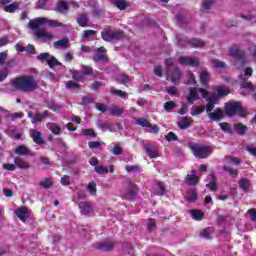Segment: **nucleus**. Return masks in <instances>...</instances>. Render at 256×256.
<instances>
[{
    "label": "nucleus",
    "instance_id": "f257e3e1",
    "mask_svg": "<svg viewBox=\"0 0 256 256\" xmlns=\"http://www.w3.org/2000/svg\"><path fill=\"white\" fill-rule=\"evenodd\" d=\"M11 85L16 91H22V93H33L39 87L33 75L16 77L11 81Z\"/></svg>",
    "mask_w": 256,
    "mask_h": 256
},
{
    "label": "nucleus",
    "instance_id": "4468645a",
    "mask_svg": "<svg viewBox=\"0 0 256 256\" xmlns=\"http://www.w3.org/2000/svg\"><path fill=\"white\" fill-rule=\"evenodd\" d=\"M31 137L36 145H45V140H43V134H41V132L37 130H31Z\"/></svg>",
    "mask_w": 256,
    "mask_h": 256
},
{
    "label": "nucleus",
    "instance_id": "c03bdc74",
    "mask_svg": "<svg viewBox=\"0 0 256 256\" xmlns=\"http://www.w3.org/2000/svg\"><path fill=\"white\" fill-rule=\"evenodd\" d=\"M146 227H147L149 233H151V231H153V229H155V227H157V221L153 218H148Z\"/></svg>",
    "mask_w": 256,
    "mask_h": 256
},
{
    "label": "nucleus",
    "instance_id": "e2e57ef3",
    "mask_svg": "<svg viewBox=\"0 0 256 256\" xmlns=\"http://www.w3.org/2000/svg\"><path fill=\"white\" fill-rule=\"evenodd\" d=\"M60 183L61 185H63L64 187H68V185H71V180L69 178V175H64L61 179H60Z\"/></svg>",
    "mask_w": 256,
    "mask_h": 256
},
{
    "label": "nucleus",
    "instance_id": "412c9836",
    "mask_svg": "<svg viewBox=\"0 0 256 256\" xmlns=\"http://www.w3.org/2000/svg\"><path fill=\"white\" fill-rule=\"evenodd\" d=\"M49 117V111L45 110L43 113H35L31 123H41L43 119H47Z\"/></svg>",
    "mask_w": 256,
    "mask_h": 256
},
{
    "label": "nucleus",
    "instance_id": "a211bd4d",
    "mask_svg": "<svg viewBox=\"0 0 256 256\" xmlns=\"http://www.w3.org/2000/svg\"><path fill=\"white\" fill-rule=\"evenodd\" d=\"M34 35L38 39H48V40H51L53 38V34L51 32H46L45 29L36 30Z\"/></svg>",
    "mask_w": 256,
    "mask_h": 256
},
{
    "label": "nucleus",
    "instance_id": "79ce46f5",
    "mask_svg": "<svg viewBox=\"0 0 256 256\" xmlns=\"http://www.w3.org/2000/svg\"><path fill=\"white\" fill-rule=\"evenodd\" d=\"M39 186L43 189H49L50 187H53V181L49 178H45L41 182H39Z\"/></svg>",
    "mask_w": 256,
    "mask_h": 256
},
{
    "label": "nucleus",
    "instance_id": "f03ea898",
    "mask_svg": "<svg viewBox=\"0 0 256 256\" xmlns=\"http://www.w3.org/2000/svg\"><path fill=\"white\" fill-rule=\"evenodd\" d=\"M228 55L235 59L236 65L238 64L240 67H245V65H247L246 53L239 49L238 45L233 44L228 50Z\"/></svg>",
    "mask_w": 256,
    "mask_h": 256
},
{
    "label": "nucleus",
    "instance_id": "680f3d73",
    "mask_svg": "<svg viewBox=\"0 0 256 256\" xmlns=\"http://www.w3.org/2000/svg\"><path fill=\"white\" fill-rule=\"evenodd\" d=\"M72 79L78 82L83 81V75H81L79 71L75 70L72 72Z\"/></svg>",
    "mask_w": 256,
    "mask_h": 256
},
{
    "label": "nucleus",
    "instance_id": "13d9d810",
    "mask_svg": "<svg viewBox=\"0 0 256 256\" xmlns=\"http://www.w3.org/2000/svg\"><path fill=\"white\" fill-rule=\"evenodd\" d=\"M87 189L91 193V195H97V185L95 183H88Z\"/></svg>",
    "mask_w": 256,
    "mask_h": 256
},
{
    "label": "nucleus",
    "instance_id": "6ab92c4d",
    "mask_svg": "<svg viewBox=\"0 0 256 256\" xmlns=\"http://www.w3.org/2000/svg\"><path fill=\"white\" fill-rule=\"evenodd\" d=\"M192 174H188L186 176L185 182L187 185H198L199 184V177L195 175V170H191Z\"/></svg>",
    "mask_w": 256,
    "mask_h": 256
},
{
    "label": "nucleus",
    "instance_id": "dca6fc26",
    "mask_svg": "<svg viewBox=\"0 0 256 256\" xmlns=\"http://www.w3.org/2000/svg\"><path fill=\"white\" fill-rule=\"evenodd\" d=\"M78 207L81 210L82 215H89L93 211V207L89 202H80Z\"/></svg>",
    "mask_w": 256,
    "mask_h": 256
},
{
    "label": "nucleus",
    "instance_id": "3c124183",
    "mask_svg": "<svg viewBox=\"0 0 256 256\" xmlns=\"http://www.w3.org/2000/svg\"><path fill=\"white\" fill-rule=\"evenodd\" d=\"M66 87L67 89H76V91H79L81 89V85H79V83L74 81H67Z\"/></svg>",
    "mask_w": 256,
    "mask_h": 256
},
{
    "label": "nucleus",
    "instance_id": "09e8293b",
    "mask_svg": "<svg viewBox=\"0 0 256 256\" xmlns=\"http://www.w3.org/2000/svg\"><path fill=\"white\" fill-rule=\"evenodd\" d=\"M82 135H84V137H94V138L97 137V133L92 128L83 129L82 130Z\"/></svg>",
    "mask_w": 256,
    "mask_h": 256
},
{
    "label": "nucleus",
    "instance_id": "603ef678",
    "mask_svg": "<svg viewBox=\"0 0 256 256\" xmlns=\"http://www.w3.org/2000/svg\"><path fill=\"white\" fill-rule=\"evenodd\" d=\"M138 125H140L141 127H152L151 122H149V120L145 119V118H138L137 120Z\"/></svg>",
    "mask_w": 256,
    "mask_h": 256
},
{
    "label": "nucleus",
    "instance_id": "4be33fe9",
    "mask_svg": "<svg viewBox=\"0 0 256 256\" xmlns=\"http://www.w3.org/2000/svg\"><path fill=\"white\" fill-rule=\"evenodd\" d=\"M55 11L57 13L65 14L69 11V4L65 1H59L56 5Z\"/></svg>",
    "mask_w": 256,
    "mask_h": 256
},
{
    "label": "nucleus",
    "instance_id": "c85d7f7f",
    "mask_svg": "<svg viewBox=\"0 0 256 256\" xmlns=\"http://www.w3.org/2000/svg\"><path fill=\"white\" fill-rule=\"evenodd\" d=\"M238 184L242 191H249V189H251V182L249 179L242 178L239 180Z\"/></svg>",
    "mask_w": 256,
    "mask_h": 256
},
{
    "label": "nucleus",
    "instance_id": "20e7f679",
    "mask_svg": "<svg viewBox=\"0 0 256 256\" xmlns=\"http://www.w3.org/2000/svg\"><path fill=\"white\" fill-rule=\"evenodd\" d=\"M101 37L103 41L106 43H111L113 41H120V39H124L125 31L123 30H111V28H104L101 32Z\"/></svg>",
    "mask_w": 256,
    "mask_h": 256
},
{
    "label": "nucleus",
    "instance_id": "7c9ffc66",
    "mask_svg": "<svg viewBox=\"0 0 256 256\" xmlns=\"http://www.w3.org/2000/svg\"><path fill=\"white\" fill-rule=\"evenodd\" d=\"M3 9L6 13H15L19 9V2H13L9 5L6 4Z\"/></svg>",
    "mask_w": 256,
    "mask_h": 256
},
{
    "label": "nucleus",
    "instance_id": "5701e85b",
    "mask_svg": "<svg viewBox=\"0 0 256 256\" xmlns=\"http://www.w3.org/2000/svg\"><path fill=\"white\" fill-rule=\"evenodd\" d=\"M55 49H67L69 47V38H63L54 42Z\"/></svg>",
    "mask_w": 256,
    "mask_h": 256
},
{
    "label": "nucleus",
    "instance_id": "9d476101",
    "mask_svg": "<svg viewBox=\"0 0 256 256\" xmlns=\"http://www.w3.org/2000/svg\"><path fill=\"white\" fill-rule=\"evenodd\" d=\"M14 163L16 167H18V169H24V170L31 169V163L24 160L22 157H19V156L15 157Z\"/></svg>",
    "mask_w": 256,
    "mask_h": 256
},
{
    "label": "nucleus",
    "instance_id": "9b49d317",
    "mask_svg": "<svg viewBox=\"0 0 256 256\" xmlns=\"http://www.w3.org/2000/svg\"><path fill=\"white\" fill-rule=\"evenodd\" d=\"M43 23H47V18L41 17V18H36L34 20H30L28 25L30 29L33 31H37L39 29V26L43 25Z\"/></svg>",
    "mask_w": 256,
    "mask_h": 256
},
{
    "label": "nucleus",
    "instance_id": "a18cd8bd",
    "mask_svg": "<svg viewBox=\"0 0 256 256\" xmlns=\"http://www.w3.org/2000/svg\"><path fill=\"white\" fill-rule=\"evenodd\" d=\"M51 57V54L47 53V52H43L40 53L37 56L38 61H40L41 63H47L49 61V58Z\"/></svg>",
    "mask_w": 256,
    "mask_h": 256
},
{
    "label": "nucleus",
    "instance_id": "a19ab883",
    "mask_svg": "<svg viewBox=\"0 0 256 256\" xmlns=\"http://www.w3.org/2000/svg\"><path fill=\"white\" fill-rule=\"evenodd\" d=\"M47 65L50 67V69H53L54 67L60 66L61 62L57 61V59L54 56L50 55V58H48Z\"/></svg>",
    "mask_w": 256,
    "mask_h": 256
},
{
    "label": "nucleus",
    "instance_id": "58836bf2",
    "mask_svg": "<svg viewBox=\"0 0 256 256\" xmlns=\"http://www.w3.org/2000/svg\"><path fill=\"white\" fill-rule=\"evenodd\" d=\"M110 93L112 95H117V97H121V99H127V92H125V91L111 88Z\"/></svg>",
    "mask_w": 256,
    "mask_h": 256
},
{
    "label": "nucleus",
    "instance_id": "a878e982",
    "mask_svg": "<svg viewBox=\"0 0 256 256\" xmlns=\"http://www.w3.org/2000/svg\"><path fill=\"white\" fill-rule=\"evenodd\" d=\"M188 45L193 48L205 47V41H203L202 39H198V38H192V39L188 40Z\"/></svg>",
    "mask_w": 256,
    "mask_h": 256
},
{
    "label": "nucleus",
    "instance_id": "c9c22d12",
    "mask_svg": "<svg viewBox=\"0 0 256 256\" xmlns=\"http://www.w3.org/2000/svg\"><path fill=\"white\" fill-rule=\"evenodd\" d=\"M211 63L215 69H226L227 64L224 61H221L219 59H212Z\"/></svg>",
    "mask_w": 256,
    "mask_h": 256
},
{
    "label": "nucleus",
    "instance_id": "5fc2aeb1",
    "mask_svg": "<svg viewBox=\"0 0 256 256\" xmlns=\"http://www.w3.org/2000/svg\"><path fill=\"white\" fill-rule=\"evenodd\" d=\"M46 23L49 27H65V25L57 20H49L47 19Z\"/></svg>",
    "mask_w": 256,
    "mask_h": 256
},
{
    "label": "nucleus",
    "instance_id": "8fccbe9b",
    "mask_svg": "<svg viewBox=\"0 0 256 256\" xmlns=\"http://www.w3.org/2000/svg\"><path fill=\"white\" fill-rule=\"evenodd\" d=\"M223 171H225L226 173H229V175H231L232 177H237V175H239V170H235L229 166H223Z\"/></svg>",
    "mask_w": 256,
    "mask_h": 256
},
{
    "label": "nucleus",
    "instance_id": "39448f33",
    "mask_svg": "<svg viewBox=\"0 0 256 256\" xmlns=\"http://www.w3.org/2000/svg\"><path fill=\"white\" fill-rule=\"evenodd\" d=\"M189 147L192 151V154L195 157H198V159H207V157H209V155H211L213 152L211 146H201L197 143H191Z\"/></svg>",
    "mask_w": 256,
    "mask_h": 256
},
{
    "label": "nucleus",
    "instance_id": "f704fd0d",
    "mask_svg": "<svg viewBox=\"0 0 256 256\" xmlns=\"http://www.w3.org/2000/svg\"><path fill=\"white\" fill-rule=\"evenodd\" d=\"M108 113L114 115V117H121V115H123V109L119 108V106H114L108 109Z\"/></svg>",
    "mask_w": 256,
    "mask_h": 256
},
{
    "label": "nucleus",
    "instance_id": "0eeeda50",
    "mask_svg": "<svg viewBox=\"0 0 256 256\" xmlns=\"http://www.w3.org/2000/svg\"><path fill=\"white\" fill-rule=\"evenodd\" d=\"M15 215L22 221V223H26L27 219L31 217V210L27 208V206H21L15 210Z\"/></svg>",
    "mask_w": 256,
    "mask_h": 256
},
{
    "label": "nucleus",
    "instance_id": "69168bd1",
    "mask_svg": "<svg viewBox=\"0 0 256 256\" xmlns=\"http://www.w3.org/2000/svg\"><path fill=\"white\" fill-rule=\"evenodd\" d=\"M175 107H177V105L173 101H168L164 104L165 111H171V109H175Z\"/></svg>",
    "mask_w": 256,
    "mask_h": 256
},
{
    "label": "nucleus",
    "instance_id": "aec40b11",
    "mask_svg": "<svg viewBox=\"0 0 256 256\" xmlns=\"http://www.w3.org/2000/svg\"><path fill=\"white\" fill-rule=\"evenodd\" d=\"M199 77H200V83L201 85H208L209 84V81L211 79V76L209 75V71L205 68L203 69L200 74H199Z\"/></svg>",
    "mask_w": 256,
    "mask_h": 256
},
{
    "label": "nucleus",
    "instance_id": "4d7b16f0",
    "mask_svg": "<svg viewBox=\"0 0 256 256\" xmlns=\"http://www.w3.org/2000/svg\"><path fill=\"white\" fill-rule=\"evenodd\" d=\"M120 77V85H127V83H131V77H129L127 74H121Z\"/></svg>",
    "mask_w": 256,
    "mask_h": 256
},
{
    "label": "nucleus",
    "instance_id": "de8ad7c7",
    "mask_svg": "<svg viewBox=\"0 0 256 256\" xmlns=\"http://www.w3.org/2000/svg\"><path fill=\"white\" fill-rule=\"evenodd\" d=\"M219 126L225 133H233V129H231V124L227 122H221L219 123Z\"/></svg>",
    "mask_w": 256,
    "mask_h": 256
},
{
    "label": "nucleus",
    "instance_id": "0e129e2a",
    "mask_svg": "<svg viewBox=\"0 0 256 256\" xmlns=\"http://www.w3.org/2000/svg\"><path fill=\"white\" fill-rule=\"evenodd\" d=\"M9 75V69L3 68L0 70V83L1 81H5Z\"/></svg>",
    "mask_w": 256,
    "mask_h": 256
},
{
    "label": "nucleus",
    "instance_id": "e433bc0d",
    "mask_svg": "<svg viewBox=\"0 0 256 256\" xmlns=\"http://www.w3.org/2000/svg\"><path fill=\"white\" fill-rule=\"evenodd\" d=\"M82 75H85L86 77L95 75V71L91 66L88 65H82Z\"/></svg>",
    "mask_w": 256,
    "mask_h": 256
},
{
    "label": "nucleus",
    "instance_id": "ea45409f",
    "mask_svg": "<svg viewBox=\"0 0 256 256\" xmlns=\"http://www.w3.org/2000/svg\"><path fill=\"white\" fill-rule=\"evenodd\" d=\"M94 171L98 173V175H107V173H109V167L98 165L94 168Z\"/></svg>",
    "mask_w": 256,
    "mask_h": 256
},
{
    "label": "nucleus",
    "instance_id": "4c0bfd02",
    "mask_svg": "<svg viewBox=\"0 0 256 256\" xmlns=\"http://www.w3.org/2000/svg\"><path fill=\"white\" fill-rule=\"evenodd\" d=\"M148 157H150V159H155L157 157H159V153L157 152V150H153V148L149 147V146H145L144 147Z\"/></svg>",
    "mask_w": 256,
    "mask_h": 256
},
{
    "label": "nucleus",
    "instance_id": "49530a36",
    "mask_svg": "<svg viewBox=\"0 0 256 256\" xmlns=\"http://www.w3.org/2000/svg\"><path fill=\"white\" fill-rule=\"evenodd\" d=\"M211 233H213V228H205L200 232V237H203V239H211Z\"/></svg>",
    "mask_w": 256,
    "mask_h": 256
},
{
    "label": "nucleus",
    "instance_id": "bb28decb",
    "mask_svg": "<svg viewBox=\"0 0 256 256\" xmlns=\"http://www.w3.org/2000/svg\"><path fill=\"white\" fill-rule=\"evenodd\" d=\"M76 21L80 27H87V23H89V16H87L86 13L79 14Z\"/></svg>",
    "mask_w": 256,
    "mask_h": 256
},
{
    "label": "nucleus",
    "instance_id": "bf43d9fd",
    "mask_svg": "<svg viewBox=\"0 0 256 256\" xmlns=\"http://www.w3.org/2000/svg\"><path fill=\"white\" fill-rule=\"evenodd\" d=\"M50 131L54 133V135H59L61 133V127L55 123H52L50 125Z\"/></svg>",
    "mask_w": 256,
    "mask_h": 256
},
{
    "label": "nucleus",
    "instance_id": "338daca9",
    "mask_svg": "<svg viewBox=\"0 0 256 256\" xmlns=\"http://www.w3.org/2000/svg\"><path fill=\"white\" fill-rule=\"evenodd\" d=\"M96 109L100 111V113H106V111H109V108L105 106V104L96 103Z\"/></svg>",
    "mask_w": 256,
    "mask_h": 256
},
{
    "label": "nucleus",
    "instance_id": "473e14b6",
    "mask_svg": "<svg viewBox=\"0 0 256 256\" xmlns=\"http://www.w3.org/2000/svg\"><path fill=\"white\" fill-rule=\"evenodd\" d=\"M234 131L238 133V135H245L247 133V127L243 125V123L234 124Z\"/></svg>",
    "mask_w": 256,
    "mask_h": 256
},
{
    "label": "nucleus",
    "instance_id": "2eb2a0df",
    "mask_svg": "<svg viewBox=\"0 0 256 256\" xmlns=\"http://www.w3.org/2000/svg\"><path fill=\"white\" fill-rule=\"evenodd\" d=\"M177 125L179 129H181L182 131H185V129H189V127L193 125V119L189 117H183L182 120L177 123Z\"/></svg>",
    "mask_w": 256,
    "mask_h": 256
},
{
    "label": "nucleus",
    "instance_id": "6e6552de",
    "mask_svg": "<svg viewBox=\"0 0 256 256\" xmlns=\"http://www.w3.org/2000/svg\"><path fill=\"white\" fill-rule=\"evenodd\" d=\"M180 65H183L184 67H199V59L195 57H189V56H181L179 58Z\"/></svg>",
    "mask_w": 256,
    "mask_h": 256
},
{
    "label": "nucleus",
    "instance_id": "cd10ccee",
    "mask_svg": "<svg viewBox=\"0 0 256 256\" xmlns=\"http://www.w3.org/2000/svg\"><path fill=\"white\" fill-rule=\"evenodd\" d=\"M190 213L192 215V219L195 221H202L203 217H205V213L199 209H193L190 211Z\"/></svg>",
    "mask_w": 256,
    "mask_h": 256
},
{
    "label": "nucleus",
    "instance_id": "423d86ee",
    "mask_svg": "<svg viewBox=\"0 0 256 256\" xmlns=\"http://www.w3.org/2000/svg\"><path fill=\"white\" fill-rule=\"evenodd\" d=\"M139 194V187L133 182H129L125 192L123 193L122 199H135Z\"/></svg>",
    "mask_w": 256,
    "mask_h": 256
},
{
    "label": "nucleus",
    "instance_id": "f3484780",
    "mask_svg": "<svg viewBox=\"0 0 256 256\" xmlns=\"http://www.w3.org/2000/svg\"><path fill=\"white\" fill-rule=\"evenodd\" d=\"M197 99H199V92L197 91V88L191 87L187 97V102L189 105H193Z\"/></svg>",
    "mask_w": 256,
    "mask_h": 256
},
{
    "label": "nucleus",
    "instance_id": "f8f14e48",
    "mask_svg": "<svg viewBox=\"0 0 256 256\" xmlns=\"http://www.w3.org/2000/svg\"><path fill=\"white\" fill-rule=\"evenodd\" d=\"M114 248H115V243L109 242V241H104L96 245V249L98 251H104V252L113 251Z\"/></svg>",
    "mask_w": 256,
    "mask_h": 256
},
{
    "label": "nucleus",
    "instance_id": "7ed1b4c3",
    "mask_svg": "<svg viewBox=\"0 0 256 256\" xmlns=\"http://www.w3.org/2000/svg\"><path fill=\"white\" fill-rule=\"evenodd\" d=\"M224 113L227 117H233L239 115L240 117H247V113L239 102H229L225 104Z\"/></svg>",
    "mask_w": 256,
    "mask_h": 256
},
{
    "label": "nucleus",
    "instance_id": "864d4df0",
    "mask_svg": "<svg viewBox=\"0 0 256 256\" xmlns=\"http://www.w3.org/2000/svg\"><path fill=\"white\" fill-rule=\"evenodd\" d=\"M165 138L168 143H171L172 141H179V137L174 132H169Z\"/></svg>",
    "mask_w": 256,
    "mask_h": 256
},
{
    "label": "nucleus",
    "instance_id": "2f4dec72",
    "mask_svg": "<svg viewBox=\"0 0 256 256\" xmlns=\"http://www.w3.org/2000/svg\"><path fill=\"white\" fill-rule=\"evenodd\" d=\"M206 187L208 189H210V191H217L218 187H217V177L215 175H211V180L208 184H206Z\"/></svg>",
    "mask_w": 256,
    "mask_h": 256
},
{
    "label": "nucleus",
    "instance_id": "ddd939ff",
    "mask_svg": "<svg viewBox=\"0 0 256 256\" xmlns=\"http://www.w3.org/2000/svg\"><path fill=\"white\" fill-rule=\"evenodd\" d=\"M225 116V112L221 108H216L215 112L208 113V117L212 119V121H221Z\"/></svg>",
    "mask_w": 256,
    "mask_h": 256
},
{
    "label": "nucleus",
    "instance_id": "b1692460",
    "mask_svg": "<svg viewBox=\"0 0 256 256\" xmlns=\"http://www.w3.org/2000/svg\"><path fill=\"white\" fill-rule=\"evenodd\" d=\"M216 93L218 97H227L231 93V90L227 86L222 85L216 88Z\"/></svg>",
    "mask_w": 256,
    "mask_h": 256
},
{
    "label": "nucleus",
    "instance_id": "1a4fd4ad",
    "mask_svg": "<svg viewBox=\"0 0 256 256\" xmlns=\"http://www.w3.org/2000/svg\"><path fill=\"white\" fill-rule=\"evenodd\" d=\"M15 155H29L30 157H33L35 153L31 151L26 145H18L14 149Z\"/></svg>",
    "mask_w": 256,
    "mask_h": 256
},
{
    "label": "nucleus",
    "instance_id": "72a5a7b5",
    "mask_svg": "<svg viewBox=\"0 0 256 256\" xmlns=\"http://www.w3.org/2000/svg\"><path fill=\"white\" fill-rule=\"evenodd\" d=\"M216 0H204L202 2L201 11H211V7L215 5Z\"/></svg>",
    "mask_w": 256,
    "mask_h": 256
},
{
    "label": "nucleus",
    "instance_id": "c756f323",
    "mask_svg": "<svg viewBox=\"0 0 256 256\" xmlns=\"http://www.w3.org/2000/svg\"><path fill=\"white\" fill-rule=\"evenodd\" d=\"M93 61L94 63H106V61H109V56H107V54H94L93 56Z\"/></svg>",
    "mask_w": 256,
    "mask_h": 256
},
{
    "label": "nucleus",
    "instance_id": "37998d69",
    "mask_svg": "<svg viewBox=\"0 0 256 256\" xmlns=\"http://www.w3.org/2000/svg\"><path fill=\"white\" fill-rule=\"evenodd\" d=\"M179 79H181V71L179 69H176L170 75V81L172 83H175L176 81H179Z\"/></svg>",
    "mask_w": 256,
    "mask_h": 256
},
{
    "label": "nucleus",
    "instance_id": "6e6d98bb",
    "mask_svg": "<svg viewBox=\"0 0 256 256\" xmlns=\"http://www.w3.org/2000/svg\"><path fill=\"white\" fill-rule=\"evenodd\" d=\"M240 89H249V91H255V89L253 88V83L245 81L241 82Z\"/></svg>",
    "mask_w": 256,
    "mask_h": 256
},
{
    "label": "nucleus",
    "instance_id": "774afa93",
    "mask_svg": "<svg viewBox=\"0 0 256 256\" xmlns=\"http://www.w3.org/2000/svg\"><path fill=\"white\" fill-rule=\"evenodd\" d=\"M3 169H5L6 171H15V169H17V165L6 163L3 164Z\"/></svg>",
    "mask_w": 256,
    "mask_h": 256
},
{
    "label": "nucleus",
    "instance_id": "393cba45",
    "mask_svg": "<svg viewBox=\"0 0 256 256\" xmlns=\"http://www.w3.org/2000/svg\"><path fill=\"white\" fill-rule=\"evenodd\" d=\"M113 3L114 7H117L120 11H125L127 9V0H109Z\"/></svg>",
    "mask_w": 256,
    "mask_h": 256
},
{
    "label": "nucleus",
    "instance_id": "052dcab7",
    "mask_svg": "<svg viewBox=\"0 0 256 256\" xmlns=\"http://www.w3.org/2000/svg\"><path fill=\"white\" fill-rule=\"evenodd\" d=\"M139 169H141V166L139 165H126L125 166V170L128 172V173H133L135 171H139Z\"/></svg>",
    "mask_w": 256,
    "mask_h": 256
}]
</instances>
